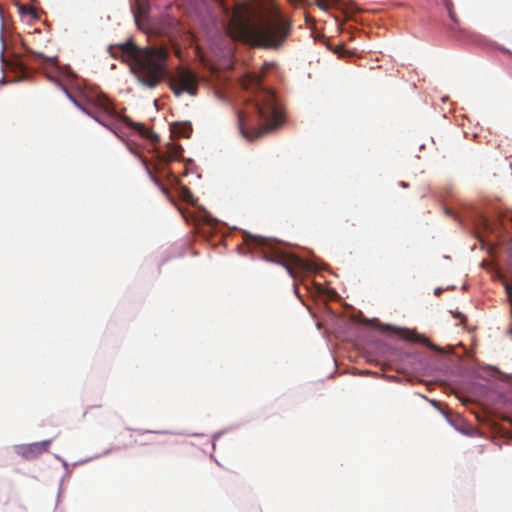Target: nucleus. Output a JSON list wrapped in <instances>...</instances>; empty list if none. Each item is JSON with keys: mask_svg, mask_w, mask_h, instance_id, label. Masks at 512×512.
Here are the masks:
<instances>
[{"mask_svg": "<svg viewBox=\"0 0 512 512\" xmlns=\"http://www.w3.org/2000/svg\"><path fill=\"white\" fill-rule=\"evenodd\" d=\"M131 72L147 88H155L167 74L169 53L166 47L139 48L132 40L119 45Z\"/></svg>", "mask_w": 512, "mask_h": 512, "instance_id": "nucleus-1", "label": "nucleus"}, {"mask_svg": "<svg viewBox=\"0 0 512 512\" xmlns=\"http://www.w3.org/2000/svg\"><path fill=\"white\" fill-rule=\"evenodd\" d=\"M291 20L276 11L253 24L239 23L241 37L252 46L280 48L291 32Z\"/></svg>", "mask_w": 512, "mask_h": 512, "instance_id": "nucleus-2", "label": "nucleus"}, {"mask_svg": "<svg viewBox=\"0 0 512 512\" xmlns=\"http://www.w3.org/2000/svg\"><path fill=\"white\" fill-rule=\"evenodd\" d=\"M251 84L257 87L253 96V107L261 123L255 134L258 138L278 128L285 121V117L274 92L261 87L260 76H253Z\"/></svg>", "mask_w": 512, "mask_h": 512, "instance_id": "nucleus-3", "label": "nucleus"}, {"mask_svg": "<svg viewBox=\"0 0 512 512\" xmlns=\"http://www.w3.org/2000/svg\"><path fill=\"white\" fill-rule=\"evenodd\" d=\"M248 239L251 240V242L256 246L262 247L264 249L263 253L265 259L283 265L292 277H296L294 268H300L303 270L312 269L311 264L308 261L303 260L295 254L283 251L279 247L280 242L276 239L264 237L261 235L247 234L246 240Z\"/></svg>", "mask_w": 512, "mask_h": 512, "instance_id": "nucleus-4", "label": "nucleus"}, {"mask_svg": "<svg viewBox=\"0 0 512 512\" xmlns=\"http://www.w3.org/2000/svg\"><path fill=\"white\" fill-rule=\"evenodd\" d=\"M64 93L68 96V98L83 112L92 116L99 123L107 126V120L116 116V111L112 106L110 100L104 94H97L88 96L83 93V97L86 99L87 103L95 108V111H91L88 107L84 106L80 103L68 90L65 86L59 84Z\"/></svg>", "mask_w": 512, "mask_h": 512, "instance_id": "nucleus-5", "label": "nucleus"}, {"mask_svg": "<svg viewBox=\"0 0 512 512\" xmlns=\"http://www.w3.org/2000/svg\"><path fill=\"white\" fill-rule=\"evenodd\" d=\"M170 89L175 96L187 93L196 96L198 93V76L190 69L178 68L170 78Z\"/></svg>", "mask_w": 512, "mask_h": 512, "instance_id": "nucleus-6", "label": "nucleus"}, {"mask_svg": "<svg viewBox=\"0 0 512 512\" xmlns=\"http://www.w3.org/2000/svg\"><path fill=\"white\" fill-rule=\"evenodd\" d=\"M51 440L21 444L15 447L17 455L25 460H33L49 450Z\"/></svg>", "mask_w": 512, "mask_h": 512, "instance_id": "nucleus-7", "label": "nucleus"}, {"mask_svg": "<svg viewBox=\"0 0 512 512\" xmlns=\"http://www.w3.org/2000/svg\"><path fill=\"white\" fill-rule=\"evenodd\" d=\"M396 334L399 335L401 338L408 340L410 342H419L427 345L432 350H437V347L432 344L428 338H426L423 335H420L416 332L410 331L408 329H397L395 330Z\"/></svg>", "mask_w": 512, "mask_h": 512, "instance_id": "nucleus-8", "label": "nucleus"}, {"mask_svg": "<svg viewBox=\"0 0 512 512\" xmlns=\"http://www.w3.org/2000/svg\"><path fill=\"white\" fill-rule=\"evenodd\" d=\"M291 4L303 5H317L321 10H328L330 8H339L342 5V0H288Z\"/></svg>", "mask_w": 512, "mask_h": 512, "instance_id": "nucleus-9", "label": "nucleus"}, {"mask_svg": "<svg viewBox=\"0 0 512 512\" xmlns=\"http://www.w3.org/2000/svg\"><path fill=\"white\" fill-rule=\"evenodd\" d=\"M28 57H29L30 62H35V63H39L41 65L52 66V67L57 65V58L46 57L43 54L36 53L31 50H28Z\"/></svg>", "mask_w": 512, "mask_h": 512, "instance_id": "nucleus-10", "label": "nucleus"}, {"mask_svg": "<svg viewBox=\"0 0 512 512\" xmlns=\"http://www.w3.org/2000/svg\"><path fill=\"white\" fill-rule=\"evenodd\" d=\"M192 132L190 122H175L172 125V133L177 137H189Z\"/></svg>", "mask_w": 512, "mask_h": 512, "instance_id": "nucleus-11", "label": "nucleus"}, {"mask_svg": "<svg viewBox=\"0 0 512 512\" xmlns=\"http://www.w3.org/2000/svg\"><path fill=\"white\" fill-rule=\"evenodd\" d=\"M0 58H1L3 65H5L6 67H9L11 70H13L15 72H20L22 74L28 73L27 65L25 63L21 62L20 60L15 59L11 62L7 61L4 57L3 51L1 52Z\"/></svg>", "mask_w": 512, "mask_h": 512, "instance_id": "nucleus-12", "label": "nucleus"}, {"mask_svg": "<svg viewBox=\"0 0 512 512\" xmlns=\"http://www.w3.org/2000/svg\"><path fill=\"white\" fill-rule=\"evenodd\" d=\"M194 224H226L225 222H220L214 218L207 212L201 211L198 213V216L194 220Z\"/></svg>", "mask_w": 512, "mask_h": 512, "instance_id": "nucleus-13", "label": "nucleus"}, {"mask_svg": "<svg viewBox=\"0 0 512 512\" xmlns=\"http://www.w3.org/2000/svg\"><path fill=\"white\" fill-rule=\"evenodd\" d=\"M122 120H123V122L126 125H128L129 127L134 128L139 134H141V135H145L146 134V128H145L144 124L133 122L131 120V118L128 117V116H123Z\"/></svg>", "mask_w": 512, "mask_h": 512, "instance_id": "nucleus-14", "label": "nucleus"}, {"mask_svg": "<svg viewBox=\"0 0 512 512\" xmlns=\"http://www.w3.org/2000/svg\"><path fill=\"white\" fill-rule=\"evenodd\" d=\"M445 6L447 8L448 15H449L450 19L454 22V24H458V20L456 18V13L454 11L452 1L451 0H447L445 2Z\"/></svg>", "mask_w": 512, "mask_h": 512, "instance_id": "nucleus-15", "label": "nucleus"}, {"mask_svg": "<svg viewBox=\"0 0 512 512\" xmlns=\"http://www.w3.org/2000/svg\"><path fill=\"white\" fill-rule=\"evenodd\" d=\"M147 5L144 2L138 1V14L144 15L147 12Z\"/></svg>", "mask_w": 512, "mask_h": 512, "instance_id": "nucleus-16", "label": "nucleus"}, {"mask_svg": "<svg viewBox=\"0 0 512 512\" xmlns=\"http://www.w3.org/2000/svg\"><path fill=\"white\" fill-rule=\"evenodd\" d=\"M505 290H506L507 294L509 295V297H511V295H512V286L506 283L505 284ZM510 301L512 302V298H510Z\"/></svg>", "mask_w": 512, "mask_h": 512, "instance_id": "nucleus-17", "label": "nucleus"}, {"mask_svg": "<svg viewBox=\"0 0 512 512\" xmlns=\"http://www.w3.org/2000/svg\"><path fill=\"white\" fill-rule=\"evenodd\" d=\"M454 317L456 318H459L461 320V322H464L466 320V317L465 315H463L462 313L458 312L456 314H454Z\"/></svg>", "mask_w": 512, "mask_h": 512, "instance_id": "nucleus-18", "label": "nucleus"}, {"mask_svg": "<svg viewBox=\"0 0 512 512\" xmlns=\"http://www.w3.org/2000/svg\"><path fill=\"white\" fill-rule=\"evenodd\" d=\"M440 293H441V290H440V289H436V290H435V294H436V295H440Z\"/></svg>", "mask_w": 512, "mask_h": 512, "instance_id": "nucleus-19", "label": "nucleus"}, {"mask_svg": "<svg viewBox=\"0 0 512 512\" xmlns=\"http://www.w3.org/2000/svg\"><path fill=\"white\" fill-rule=\"evenodd\" d=\"M194 227H195V231H196V232H198V230H199V228H200L201 226L195 225Z\"/></svg>", "mask_w": 512, "mask_h": 512, "instance_id": "nucleus-20", "label": "nucleus"}, {"mask_svg": "<svg viewBox=\"0 0 512 512\" xmlns=\"http://www.w3.org/2000/svg\"><path fill=\"white\" fill-rule=\"evenodd\" d=\"M455 220H457L458 222H462L463 220L458 218V216L455 217Z\"/></svg>", "mask_w": 512, "mask_h": 512, "instance_id": "nucleus-21", "label": "nucleus"}, {"mask_svg": "<svg viewBox=\"0 0 512 512\" xmlns=\"http://www.w3.org/2000/svg\"><path fill=\"white\" fill-rule=\"evenodd\" d=\"M305 18H306L307 22L310 21V17L307 14H306Z\"/></svg>", "mask_w": 512, "mask_h": 512, "instance_id": "nucleus-22", "label": "nucleus"}, {"mask_svg": "<svg viewBox=\"0 0 512 512\" xmlns=\"http://www.w3.org/2000/svg\"><path fill=\"white\" fill-rule=\"evenodd\" d=\"M29 12H34V9L33 8H28Z\"/></svg>", "mask_w": 512, "mask_h": 512, "instance_id": "nucleus-23", "label": "nucleus"}, {"mask_svg": "<svg viewBox=\"0 0 512 512\" xmlns=\"http://www.w3.org/2000/svg\"><path fill=\"white\" fill-rule=\"evenodd\" d=\"M511 216V221H512V213L509 214Z\"/></svg>", "mask_w": 512, "mask_h": 512, "instance_id": "nucleus-24", "label": "nucleus"}]
</instances>
